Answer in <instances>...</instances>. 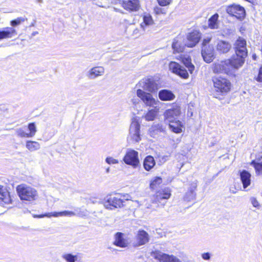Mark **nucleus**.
I'll return each mask as SVG.
<instances>
[{
  "mask_svg": "<svg viewBox=\"0 0 262 262\" xmlns=\"http://www.w3.org/2000/svg\"><path fill=\"white\" fill-rule=\"evenodd\" d=\"M233 49L235 55H233L231 58L241 68L245 63L248 55L246 40L242 37H238L233 44Z\"/></svg>",
  "mask_w": 262,
  "mask_h": 262,
  "instance_id": "f257e3e1",
  "label": "nucleus"
},
{
  "mask_svg": "<svg viewBox=\"0 0 262 262\" xmlns=\"http://www.w3.org/2000/svg\"><path fill=\"white\" fill-rule=\"evenodd\" d=\"M171 196L170 191L168 188H164L158 191L151 196L150 202L146 203L145 205L147 209L155 210L156 208L163 207L167 200Z\"/></svg>",
  "mask_w": 262,
  "mask_h": 262,
  "instance_id": "f03ea898",
  "label": "nucleus"
},
{
  "mask_svg": "<svg viewBox=\"0 0 262 262\" xmlns=\"http://www.w3.org/2000/svg\"><path fill=\"white\" fill-rule=\"evenodd\" d=\"M240 67L234 60L230 59L215 63L212 67L214 73H225L227 75H233Z\"/></svg>",
  "mask_w": 262,
  "mask_h": 262,
  "instance_id": "7ed1b4c3",
  "label": "nucleus"
},
{
  "mask_svg": "<svg viewBox=\"0 0 262 262\" xmlns=\"http://www.w3.org/2000/svg\"><path fill=\"white\" fill-rule=\"evenodd\" d=\"M16 191L22 201L32 202L36 200L38 197L36 189L25 184L18 185L16 187Z\"/></svg>",
  "mask_w": 262,
  "mask_h": 262,
  "instance_id": "20e7f679",
  "label": "nucleus"
},
{
  "mask_svg": "<svg viewBox=\"0 0 262 262\" xmlns=\"http://www.w3.org/2000/svg\"><path fill=\"white\" fill-rule=\"evenodd\" d=\"M141 140L140 124L136 119L134 118L129 126L127 141L129 143H136L139 142Z\"/></svg>",
  "mask_w": 262,
  "mask_h": 262,
  "instance_id": "39448f33",
  "label": "nucleus"
},
{
  "mask_svg": "<svg viewBox=\"0 0 262 262\" xmlns=\"http://www.w3.org/2000/svg\"><path fill=\"white\" fill-rule=\"evenodd\" d=\"M123 197V198H122V196L119 195H108L105 199L104 206L105 208L110 210L121 208L124 206L125 201L128 200V198H125V195Z\"/></svg>",
  "mask_w": 262,
  "mask_h": 262,
  "instance_id": "423d86ee",
  "label": "nucleus"
},
{
  "mask_svg": "<svg viewBox=\"0 0 262 262\" xmlns=\"http://www.w3.org/2000/svg\"><path fill=\"white\" fill-rule=\"evenodd\" d=\"M152 93L145 92L141 89H138L136 95L146 107H155L158 106L160 101L154 97Z\"/></svg>",
  "mask_w": 262,
  "mask_h": 262,
  "instance_id": "0eeeda50",
  "label": "nucleus"
},
{
  "mask_svg": "<svg viewBox=\"0 0 262 262\" xmlns=\"http://www.w3.org/2000/svg\"><path fill=\"white\" fill-rule=\"evenodd\" d=\"M123 161L133 168H137L140 165L139 153L133 149H128L123 158Z\"/></svg>",
  "mask_w": 262,
  "mask_h": 262,
  "instance_id": "6e6552de",
  "label": "nucleus"
},
{
  "mask_svg": "<svg viewBox=\"0 0 262 262\" xmlns=\"http://www.w3.org/2000/svg\"><path fill=\"white\" fill-rule=\"evenodd\" d=\"M214 88L217 92L223 93L228 92L231 88V83L226 78L221 76L212 78Z\"/></svg>",
  "mask_w": 262,
  "mask_h": 262,
  "instance_id": "1a4fd4ad",
  "label": "nucleus"
},
{
  "mask_svg": "<svg viewBox=\"0 0 262 262\" xmlns=\"http://www.w3.org/2000/svg\"><path fill=\"white\" fill-rule=\"evenodd\" d=\"M151 256L159 262H183L181 259L174 255L167 254L159 251L152 252Z\"/></svg>",
  "mask_w": 262,
  "mask_h": 262,
  "instance_id": "9d476101",
  "label": "nucleus"
},
{
  "mask_svg": "<svg viewBox=\"0 0 262 262\" xmlns=\"http://www.w3.org/2000/svg\"><path fill=\"white\" fill-rule=\"evenodd\" d=\"M226 12L229 15L240 20L243 19L246 15L244 8L239 5L233 4L228 6L226 8Z\"/></svg>",
  "mask_w": 262,
  "mask_h": 262,
  "instance_id": "9b49d317",
  "label": "nucleus"
},
{
  "mask_svg": "<svg viewBox=\"0 0 262 262\" xmlns=\"http://www.w3.org/2000/svg\"><path fill=\"white\" fill-rule=\"evenodd\" d=\"M149 241L148 233L143 230H139L137 231L132 244L134 247H138L145 245Z\"/></svg>",
  "mask_w": 262,
  "mask_h": 262,
  "instance_id": "f8f14e48",
  "label": "nucleus"
},
{
  "mask_svg": "<svg viewBox=\"0 0 262 262\" xmlns=\"http://www.w3.org/2000/svg\"><path fill=\"white\" fill-rule=\"evenodd\" d=\"M169 69L173 73L184 79L188 78L189 74L187 70L178 63L171 61L169 64Z\"/></svg>",
  "mask_w": 262,
  "mask_h": 262,
  "instance_id": "ddd939ff",
  "label": "nucleus"
},
{
  "mask_svg": "<svg viewBox=\"0 0 262 262\" xmlns=\"http://www.w3.org/2000/svg\"><path fill=\"white\" fill-rule=\"evenodd\" d=\"M139 84L149 93H155L158 89L157 84L151 79H145L139 82Z\"/></svg>",
  "mask_w": 262,
  "mask_h": 262,
  "instance_id": "4468645a",
  "label": "nucleus"
},
{
  "mask_svg": "<svg viewBox=\"0 0 262 262\" xmlns=\"http://www.w3.org/2000/svg\"><path fill=\"white\" fill-rule=\"evenodd\" d=\"M181 114L180 107H176L173 108L166 110L164 113V117L166 122L172 121L177 119V117Z\"/></svg>",
  "mask_w": 262,
  "mask_h": 262,
  "instance_id": "2eb2a0df",
  "label": "nucleus"
},
{
  "mask_svg": "<svg viewBox=\"0 0 262 262\" xmlns=\"http://www.w3.org/2000/svg\"><path fill=\"white\" fill-rule=\"evenodd\" d=\"M123 8L129 11H137L140 8L139 0H123Z\"/></svg>",
  "mask_w": 262,
  "mask_h": 262,
  "instance_id": "dca6fc26",
  "label": "nucleus"
},
{
  "mask_svg": "<svg viewBox=\"0 0 262 262\" xmlns=\"http://www.w3.org/2000/svg\"><path fill=\"white\" fill-rule=\"evenodd\" d=\"M202 55L206 62H211L214 58L213 47L210 46L202 47Z\"/></svg>",
  "mask_w": 262,
  "mask_h": 262,
  "instance_id": "f3484780",
  "label": "nucleus"
},
{
  "mask_svg": "<svg viewBox=\"0 0 262 262\" xmlns=\"http://www.w3.org/2000/svg\"><path fill=\"white\" fill-rule=\"evenodd\" d=\"M129 242L125 237L124 235L121 232H117L115 235L114 244L118 247L125 248L128 246Z\"/></svg>",
  "mask_w": 262,
  "mask_h": 262,
  "instance_id": "a211bd4d",
  "label": "nucleus"
},
{
  "mask_svg": "<svg viewBox=\"0 0 262 262\" xmlns=\"http://www.w3.org/2000/svg\"><path fill=\"white\" fill-rule=\"evenodd\" d=\"M200 37V33L197 31H194L190 33L187 35V41L186 43V45L188 47L190 48L195 46L196 44L199 42Z\"/></svg>",
  "mask_w": 262,
  "mask_h": 262,
  "instance_id": "6ab92c4d",
  "label": "nucleus"
},
{
  "mask_svg": "<svg viewBox=\"0 0 262 262\" xmlns=\"http://www.w3.org/2000/svg\"><path fill=\"white\" fill-rule=\"evenodd\" d=\"M16 35L17 32L12 27H6L0 30V40L12 38Z\"/></svg>",
  "mask_w": 262,
  "mask_h": 262,
  "instance_id": "aec40b11",
  "label": "nucleus"
},
{
  "mask_svg": "<svg viewBox=\"0 0 262 262\" xmlns=\"http://www.w3.org/2000/svg\"><path fill=\"white\" fill-rule=\"evenodd\" d=\"M105 72L104 68L101 66H97L91 69L88 72V77L91 79H94L99 76H102Z\"/></svg>",
  "mask_w": 262,
  "mask_h": 262,
  "instance_id": "412c9836",
  "label": "nucleus"
},
{
  "mask_svg": "<svg viewBox=\"0 0 262 262\" xmlns=\"http://www.w3.org/2000/svg\"><path fill=\"white\" fill-rule=\"evenodd\" d=\"M231 48V45L227 41L219 40L216 45V50L220 53H226Z\"/></svg>",
  "mask_w": 262,
  "mask_h": 262,
  "instance_id": "4be33fe9",
  "label": "nucleus"
},
{
  "mask_svg": "<svg viewBox=\"0 0 262 262\" xmlns=\"http://www.w3.org/2000/svg\"><path fill=\"white\" fill-rule=\"evenodd\" d=\"M53 217H57L59 216H85L86 214L84 213V211H79L77 213L72 211L65 210L61 212H53Z\"/></svg>",
  "mask_w": 262,
  "mask_h": 262,
  "instance_id": "5701e85b",
  "label": "nucleus"
},
{
  "mask_svg": "<svg viewBox=\"0 0 262 262\" xmlns=\"http://www.w3.org/2000/svg\"><path fill=\"white\" fill-rule=\"evenodd\" d=\"M167 123H168L169 129L173 133L179 134L183 132L184 125L180 120L176 119Z\"/></svg>",
  "mask_w": 262,
  "mask_h": 262,
  "instance_id": "b1692460",
  "label": "nucleus"
},
{
  "mask_svg": "<svg viewBox=\"0 0 262 262\" xmlns=\"http://www.w3.org/2000/svg\"><path fill=\"white\" fill-rule=\"evenodd\" d=\"M158 97L159 99L164 101H171L175 98L174 94L169 90H162L159 92Z\"/></svg>",
  "mask_w": 262,
  "mask_h": 262,
  "instance_id": "393cba45",
  "label": "nucleus"
},
{
  "mask_svg": "<svg viewBox=\"0 0 262 262\" xmlns=\"http://www.w3.org/2000/svg\"><path fill=\"white\" fill-rule=\"evenodd\" d=\"M11 202L9 192L0 186V204H8Z\"/></svg>",
  "mask_w": 262,
  "mask_h": 262,
  "instance_id": "a878e982",
  "label": "nucleus"
},
{
  "mask_svg": "<svg viewBox=\"0 0 262 262\" xmlns=\"http://www.w3.org/2000/svg\"><path fill=\"white\" fill-rule=\"evenodd\" d=\"M251 174L247 171L244 170L240 173V178L243 184V188L246 189L251 184Z\"/></svg>",
  "mask_w": 262,
  "mask_h": 262,
  "instance_id": "bb28decb",
  "label": "nucleus"
},
{
  "mask_svg": "<svg viewBox=\"0 0 262 262\" xmlns=\"http://www.w3.org/2000/svg\"><path fill=\"white\" fill-rule=\"evenodd\" d=\"M153 108L149 110L144 116V118L147 121L155 120L159 112V107L158 106L152 107Z\"/></svg>",
  "mask_w": 262,
  "mask_h": 262,
  "instance_id": "cd10ccee",
  "label": "nucleus"
},
{
  "mask_svg": "<svg viewBox=\"0 0 262 262\" xmlns=\"http://www.w3.org/2000/svg\"><path fill=\"white\" fill-rule=\"evenodd\" d=\"M26 147L30 152H33L40 148V144L37 141L27 140L26 142Z\"/></svg>",
  "mask_w": 262,
  "mask_h": 262,
  "instance_id": "c85d7f7f",
  "label": "nucleus"
},
{
  "mask_svg": "<svg viewBox=\"0 0 262 262\" xmlns=\"http://www.w3.org/2000/svg\"><path fill=\"white\" fill-rule=\"evenodd\" d=\"M156 164L154 158L151 156H147L143 162V166L147 171L151 169Z\"/></svg>",
  "mask_w": 262,
  "mask_h": 262,
  "instance_id": "c756f323",
  "label": "nucleus"
},
{
  "mask_svg": "<svg viewBox=\"0 0 262 262\" xmlns=\"http://www.w3.org/2000/svg\"><path fill=\"white\" fill-rule=\"evenodd\" d=\"M219 15L215 13L208 20V27L211 29H216L219 28V23L218 19Z\"/></svg>",
  "mask_w": 262,
  "mask_h": 262,
  "instance_id": "7c9ffc66",
  "label": "nucleus"
},
{
  "mask_svg": "<svg viewBox=\"0 0 262 262\" xmlns=\"http://www.w3.org/2000/svg\"><path fill=\"white\" fill-rule=\"evenodd\" d=\"M143 22L140 24V27L143 30H145L146 26H149L154 24V22L151 16L149 14H145L143 17Z\"/></svg>",
  "mask_w": 262,
  "mask_h": 262,
  "instance_id": "2f4dec72",
  "label": "nucleus"
},
{
  "mask_svg": "<svg viewBox=\"0 0 262 262\" xmlns=\"http://www.w3.org/2000/svg\"><path fill=\"white\" fill-rule=\"evenodd\" d=\"M196 187V184H194L193 186L187 192L184 196V200L187 201L193 200L195 198V193L194 190Z\"/></svg>",
  "mask_w": 262,
  "mask_h": 262,
  "instance_id": "473e14b6",
  "label": "nucleus"
},
{
  "mask_svg": "<svg viewBox=\"0 0 262 262\" xmlns=\"http://www.w3.org/2000/svg\"><path fill=\"white\" fill-rule=\"evenodd\" d=\"M182 61L185 66L188 68L190 73H192L194 69V66L192 64L191 59L189 57H184Z\"/></svg>",
  "mask_w": 262,
  "mask_h": 262,
  "instance_id": "72a5a7b5",
  "label": "nucleus"
},
{
  "mask_svg": "<svg viewBox=\"0 0 262 262\" xmlns=\"http://www.w3.org/2000/svg\"><path fill=\"white\" fill-rule=\"evenodd\" d=\"M62 258L67 262H75L77 260V255H74L70 253H64L62 254Z\"/></svg>",
  "mask_w": 262,
  "mask_h": 262,
  "instance_id": "f704fd0d",
  "label": "nucleus"
},
{
  "mask_svg": "<svg viewBox=\"0 0 262 262\" xmlns=\"http://www.w3.org/2000/svg\"><path fill=\"white\" fill-rule=\"evenodd\" d=\"M29 133H28L29 138L34 137L37 132L36 127L34 123H29L28 126Z\"/></svg>",
  "mask_w": 262,
  "mask_h": 262,
  "instance_id": "c9c22d12",
  "label": "nucleus"
},
{
  "mask_svg": "<svg viewBox=\"0 0 262 262\" xmlns=\"http://www.w3.org/2000/svg\"><path fill=\"white\" fill-rule=\"evenodd\" d=\"M162 182V180L160 177H156L151 181L150 187L152 189H155L159 186Z\"/></svg>",
  "mask_w": 262,
  "mask_h": 262,
  "instance_id": "e433bc0d",
  "label": "nucleus"
},
{
  "mask_svg": "<svg viewBox=\"0 0 262 262\" xmlns=\"http://www.w3.org/2000/svg\"><path fill=\"white\" fill-rule=\"evenodd\" d=\"M251 165L254 167L256 173L257 175L262 174V162L256 163L253 161L251 162Z\"/></svg>",
  "mask_w": 262,
  "mask_h": 262,
  "instance_id": "4c0bfd02",
  "label": "nucleus"
},
{
  "mask_svg": "<svg viewBox=\"0 0 262 262\" xmlns=\"http://www.w3.org/2000/svg\"><path fill=\"white\" fill-rule=\"evenodd\" d=\"M173 50L177 52H181L184 50L183 46H181L180 43L176 40H174L172 45Z\"/></svg>",
  "mask_w": 262,
  "mask_h": 262,
  "instance_id": "58836bf2",
  "label": "nucleus"
},
{
  "mask_svg": "<svg viewBox=\"0 0 262 262\" xmlns=\"http://www.w3.org/2000/svg\"><path fill=\"white\" fill-rule=\"evenodd\" d=\"M16 135L21 138H29L28 134L25 128H19L16 130Z\"/></svg>",
  "mask_w": 262,
  "mask_h": 262,
  "instance_id": "ea45409f",
  "label": "nucleus"
},
{
  "mask_svg": "<svg viewBox=\"0 0 262 262\" xmlns=\"http://www.w3.org/2000/svg\"><path fill=\"white\" fill-rule=\"evenodd\" d=\"M165 128L164 127L163 125L160 123L154 124L150 128V130L151 131H157L159 132H165Z\"/></svg>",
  "mask_w": 262,
  "mask_h": 262,
  "instance_id": "a19ab883",
  "label": "nucleus"
},
{
  "mask_svg": "<svg viewBox=\"0 0 262 262\" xmlns=\"http://www.w3.org/2000/svg\"><path fill=\"white\" fill-rule=\"evenodd\" d=\"M25 19L23 17H18L16 19L11 21L10 24L12 27L20 25L22 22L25 21Z\"/></svg>",
  "mask_w": 262,
  "mask_h": 262,
  "instance_id": "79ce46f5",
  "label": "nucleus"
},
{
  "mask_svg": "<svg viewBox=\"0 0 262 262\" xmlns=\"http://www.w3.org/2000/svg\"><path fill=\"white\" fill-rule=\"evenodd\" d=\"M105 162L110 165L116 164L119 163V161L117 159H114L113 157H108L105 159Z\"/></svg>",
  "mask_w": 262,
  "mask_h": 262,
  "instance_id": "37998d69",
  "label": "nucleus"
},
{
  "mask_svg": "<svg viewBox=\"0 0 262 262\" xmlns=\"http://www.w3.org/2000/svg\"><path fill=\"white\" fill-rule=\"evenodd\" d=\"M250 201L254 207H255L257 209H259L260 208V204L256 198L254 197L251 198Z\"/></svg>",
  "mask_w": 262,
  "mask_h": 262,
  "instance_id": "c03bdc74",
  "label": "nucleus"
},
{
  "mask_svg": "<svg viewBox=\"0 0 262 262\" xmlns=\"http://www.w3.org/2000/svg\"><path fill=\"white\" fill-rule=\"evenodd\" d=\"M172 0H157L159 4L162 6L168 5Z\"/></svg>",
  "mask_w": 262,
  "mask_h": 262,
  "instance_id": "a18cd8bd",
  "label": "nucleus"
},
{
  "mask_svg": "<svg viewBox=\"0 0 262 262\" xmlns=\"http://www.w3.org/2000/svg\"><path fill=\"white\" fill-rule=\"evenodd\" d=\"M52 214H53V212H49V213H45V214H40V215H36L35 216V217H38V218H42V217H53V215H52Z\"/></svg>",
  "mask_w": 262,
  "mask_h": 262,
  "instance_id": "49530a36",
  "label": "nucleus"
},
{
  "mask_svg": "<svg viewBox=\"0 0 262 262\" xmlns=\"http://www.w3.org/2000/svg\"><path fill=\"white\" fill-rule=\"evenodd\" d=\"M255 79L258 82H262V67L259 69L258 74Z\"/></svg>",
  "mask_w": 262,
  "mask_h": 262,
  "instance_id": "de8ad7c7",
  "label": "nucleus"
},
{
  "mask_svg": "<svg viewBox=\"0 0 262 262\" xmlns=\"http://www.w3.org/2000/svg\"><path fill=\"white\" fill-rule=\"evenodd\" d=\"M201 256L204 260H209L211 258L210 254L209 252L202 253Z\"/></svg>",
  "mask_w": 262,
  "mask_h": 262,
  "instance_id": "09e8293b",
  "label": "nucleus"
},
{
  "mask_svg": "<svg viewBox=\"0 0 262 262\" xmlns=\"http://www.w3.org/2000/svg\"><path fill=\"white\" fill-rule=\"evenodd\" d=\"M210 40H211V38L209 37L205 38L203 41V43H202L203 47H207V44L209 43V42L210 41Z\"/></svg>",
  "mask_w": 262,
  "mask_h": 262,
  "instance_id": "8fccbe9b",
  "label": "nucleus"
},
{
  "mask_svg": "<svg viewBox=\"0 0 262 262\" xmlns=\"http://www.w3.org/2000/svg\"><path fill=\"white\" fill-rule=\"evenodd\" d=\"M132 101L133 103L134 104H135V105H136V104H138V99H136V98H135V99H133L132 100Z\"/></svg>",
  "mask_w": 262,
  "mask_h": 262,
  "instance_id": "3c124183",
  "label": "nucleus"
},
{
  "mask_svg": "<svg viewBox=\"0 0 262 262\" xmlns=\"http://www.w3.org/2000/svg\"><path fill=\"white\" fill-rule=\"evenodd\" d=\"M110 167H107L106 169V172L107 173H109L110 172Z\"/></svg>",
  "mask_w": 262,
  "mask_h": 262,
  "instance_id": "603ef678",
  "label": "nucleus"
},
{
  "mask_svg": "<svg viewBox=\"0 0 262 262\" xmlns=\"http://www.w3.org/2000/svg\"><path fill=\"white\" fill-rule=\"evenodd\" d=\"M37 34H38V32L35 31V32H33L32 35V36H35V35H36Z\"/></svg>",
  "mask_w": 262,
  "mask_h": 262,
  "instance_id": "864d4df0",
  "label": "nucleus"
},
{
  "mask_svg": "<svg viewBox=\"0 0 262 262\" xmlns=\"http://www.w3.org/2000/svg\"><path fill=\"white\" fill-rule=\"evenodd\" d=\"M37 2L39 3H42L43 2V0H36Z\"/></svg>",
  "mask_w": 262,
  "mask_h": 262,
  "instance_id": "5fc2aeb1",
  "label": "nucleus"
},
{
  "mask_svg": "<svg viewBox=\"0 0 262 262\" xmlns=\"http://www.w3.org/2000/svg\"><path fill=\"white\" fill-rule=\"evenodd\" d=\"M230 192L232 193H236V191H232V190L231 189H230Z\"/></svg>",
  "mask_w": 262,
  "mask_h": 262,
  "instance_id": "6e6d98bb",
  "label": "nucleus"
},
{
  "mask_svg": "<svg viewBox=\"0 0 262 262\" xmlns=\"http://www.w3.org/2000/svg\"><path fill=\"white\" fill-rule=\"evenodd\" d=\"M252 57H253V58L254 59H255L256 55H253L252 56Z\"/></svg>",
  "mask_w": 262,
  "mask_h": 262,
  "instance_id": "4d7b16f0",
  "label": "nucleus"
},
{
  "mask_svg": "<svg viewBox=\"0 0 262 262\" xmlns=\"http://www.w3.org/2000/svg\"><path fill=\"white\" fill-rule=\"evenodd\" d=\"M135 202H136V203H138V204H139V201H135Z\"/></svg>",
  "mask_w": 262,
  "mask_h": 262,
  "instance_id": "13d9d810",
  "label": "nucleus"
}]
</instances>
